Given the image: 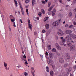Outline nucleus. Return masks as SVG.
<instances>
[{"label":"nucleus","instance_id":"nucleus-1","mask_svg":"<svg viewBox=\"0 0 76 76\" xmlns=\"http://www.w3.org/2000/svg\"><path fill=\"white\" fill-rule=\"evenodd\" d=\"M73 36V34H69L65 37V39L67 42V45L68 46H71L72 45V42L74 43V41H73L71 37Z\"/></svg>","mask_w":76,"mask_h":76},{"label":"nucleus","instance_id":"nucleus-2","mask_svg":"<svg viewBox=\"0 0 76 76\" xmlns=\"http://www.w3.org/2000/svg\"><path fill=\"white\" fill-rule=\"evenodd\" d=\"M60 21H61V19H59L56 21L54 22L53 23V26H58V25L60 24Z\"/></svg>","mask_w":76,"mask_h":76},{"label":"nucleus","instance_id":"nucleus-3","mask_svg":"<svg viewBox=\"0 0 76 76\" xmlns=\"http://www.w3.org/2000/svg\"><path fill=\"white\" fill-rule=\"evenodd\" d=\"M28 23H29L28 25V28H29V29H30L31 31H32V24H29L31 23V21L29 19H28Z\"/></svg>","mask_w":76,"mask_h":76},{"label":"nucleus","instance_id":"nucleus-4","mask_svg":"<svg viewBox=\"0 0 76 76\" xmlns=\"http://www.w3.org/2000/svg\"><path fill=\"white\" fill-rule=\"evenodd\" d=\"M19 4L20 6V8L21 9V12L22 13V14L23 15H24V11H23V8L22 7V4L21 3L19 2Z\"/></svg>","mask_w":76,"mask_h":76},{"label":"nucleus","instance_id":"nucleus-5","mask_svg":"<svg viewBox=\"0 0 76 76\" xmlns=\"http://www.w3.org/2000/svg\"><path fill=\"white\" fill-rule=\"evenodd\" d=\"M58 34L60 35H64L65 34L63 33L62 31L61 30H59L58 32Z\"/></svg>","mask_w":76,"mask_h":76},{"label":"nucleus","instance_id":"nucleus-6","mask_svg":"<svg viewBox=\"0 0 76 76\" xmlns=\"http://www.w3.org/2000/svg\"><path fill=\"white\" fill-rule=\"evenodd\" d=\"M64 32L66 34H71L72 32V31L70 30H65L64 31Z\"/></svg>","mask_w":76,"mask_h":76},{"label":"nucleus","instance_id":"nucleus-7","mask_svg":"<svg viewBox=\"0 0 76 76\" xmlns=\"http://www.w3.org/2000/svg\"><path fill=\"white\" fill-rule=\"evenodd\" d=\"M75 49V45H72L70 47V50L71 51H74Z\"/></svg>","mask_w":76,"mask_h":76},{"label":"nucleus","instance_id":"nucleus-8","mask_svg":"<svg viewBox=\"0 0 76 76\" xmlns=\"http://www.w3.org/2000/svg\"><path fill=\"white\" fill-rule=\"evenodd\" d=\"M62 43L60 42L59 44L61 45H64V43L66 42V39H63L62 40Z\"/></svg>","mask_w":76,"mask_h":76},{"label":"nucleus","instance_id":"nucleus-9","mask_svg":"<svg viewBox=\"0 0 76 76\" xmlns=\"http://www.w3.org/2000/svg\"><path fill=\"white\" fill-rule=\"evenodd\" d=\"M56 9H54L52 12V16H54L55 15V13H56Z\"/></svg>","mask_w":76,"mask_h":76},{"label":"nucleus","instance_id":"nucleus-10","mask_svg":"<svg viewBox=\"0 0 76 76\" xmlns=\"http://www.w3.org/2000/svg\"><path fill=\"white\" fill-rule=\"evenodd\" d=\"M49 26L50 25L48 24H46L45 25V27L46 29H49Z\"/></svg>","mask_w":76,"mask_h":76},{"label":"nucleus","instance_id":"nucleus-11","mask_svg":"<svg viewBox=\"0 0 76 76\" xmlns=\"http://www.w3.org/2000/svg\"><path fill=\"white\" fill-rule=\"evenodd\" d=\"M48 48L49 50L51 49V46L50 45H48Z\"/></svg>","mask_w":76,"mask_h":76},{"label":"nucleus","instance_id":"nucleus-12","mask_svg":"<svg viewBox=\"0 0 76 76\" xmlns=\"http://www.w3.org/2000/svg\"><path fill=\"white\" fill-rule=\"evenodd\" d=\"M50 75L51 76H53L54 75V72H53V71H51L50 72Z\"/></svg>","mask_w":76,"mask_h":76},{"label":"nucleus","instance_id":"nucleus-13","mask_svg":"<svg viewBox=\"0 0 76 76\" xmlns=\"http://www.w3.org/2000/svg\"><path fill=\"white\" fill-rule=\"evenodd\" d=\"M35 3V0H32V6H34Z\"/></svg>","mask_w":76,"mask_h":76},{"label":"nucleus","instance_id":"nucleus-14","mask_svg":"<svg viewBox=\"0 0 76 76\" xmlns=\"http://www.w3.org/2000/svg\"><path fill=\"white\" fill-rule=\"evenodd\" d=\"M66 58L68 60L70 59V56L68 55V54H66Z\"/></svg>","mask_w":76,"mask_h":76},{"label":"nucleus","instance_id":"nucleus-15","mask_svg":"<svg viewBox=\"0 0 76 76\" xmlns=\"http://www.w3.org/2000/svg\"><path fill=\"white\" fill-rule=\"evenodd\" d=\"M49 19V17H47L45 18L44 19V22H46L47 20Z\"/></svg>","mask_w":76,"mask_h":76},{"label":"nucleus","instance_id":"nucleus-16","mask_svg":"<svg viewBox=\"0 0 76 76\" xmlns=\"http://www.w3.org/2000/svg\"><path fill=\"white\" fill-rule=\"evenodd\" d=\"M24 61H25V64L26 66H28V63L27 62V61H26V59H24Z\"/></svg>","mask_w":76,"mask_h":76},{"label":"nucleus","instance_id":"nucleus-17","mask_svg":"<svg viewBox=\"0 0 76 76\" xmlns=\"http://www.w3.org/2000/svg\"><path fill=\"white\" fill-rule=\"evenodd\" d=\"M59 61L60 63H63V61H64L63 59L62 58H60Z\"/></svg>","mask_w":76,"mask_h":76},{"label":"nucleus","instance_id":"nucleus-18","mask_svg":"<svg viewBox=\"0 0 76 76\" xmlns=\"http://www.w3.org/2000/svg\"><path fill=\"white\" fill-rule=\"evenodd\" d=\"M14 3L16 7H18V3H17V1L16 0H14Z\"/></svg>","mask_w":76,"mask_h":76},{"label":"nucleus","instance_id":"nucleus-19","mask_svg":"<svg viewBox=\"0 0 76 76\" xmlns=\"http://www.w3.org/2000/svg\"><path fill=\"white\" fill-rule=\"evenodd\" d=\"M53 7H54V6H51L48 9V11H51V10L53 9Z\"/></svg>","mask_w":76,"mask_h":76},{"label":"nucleus","instance_id":"nucleus-20","mask_svg":"<svg viewBox=\"0 0 76 76\" xmlns=\"http://www.w3.org/2000/svg\"><path fill=\"white\" fill-rule=\"evenodd\" d=\"M72 38H73V39H75L76 40V36L75 35H72V36H71Z\"/></svg>","mask_w":76,"mask_h":76},{"label":"nucleus","instance_id":"nucleus-21","mask_svg":"<svg viewBox=\"0 0 76 76\" xmlns=\"http://www.w3.org/2000/svg\"><path fill=\"white\" fill-rule=\"evenodd\" d=\"M72 68H69L68 71V72H67V73L68 74H69V73H70V71H71V70H72Z\"/></svg>","mask_w":76,"mask_h":76},{"label":"nucleus","instance_id":"nucleus-22","mask_svg":"<svg viewBox=\"0 0 76 76\" xmlns=\"http://www.w3.org/2000/svg\"><path fill=\"white\" fill-rule=\"evenodd\" d=\"M24 74L25 76H28L29 73L28 72H24Z\"/></svg>","mask_w":76,"mask_h":76},{"label":"nucleus","instance_id":"nucleus-23","mask_svg":"<svg viewBox=\"0 0 76 76\" xmlns=\"http://www.w3.org/2000/svg\"><path fill=\"white\" fill-rule=\"evenodd\" d=\"M57 48V50L59 51H60V50H61V47L60 46L57 48Z\"/></svg>","mask_w":76,"mask_h":76},{"label":"nucleus","instance_id":"nucleus-24","mask_svg":"<svg viewBox=\"0 0 76 76\" xmlns=\"http://www.w3.org/2000/svg\"><path fill=\"white\" fill-rule=\"evenodd\" d=\"M46 71L47 72H49V68L48 66H47L46 68Z\"/></svg>","mask_w":76,"mask_h":76},{"label":"nucleus","instance_id":"nucleus-25","mask_svg":"<svg viewBox=\"0 0 76 76\" xmlns=\"http://www.w3.org/2000/svg\"><path fill=\"white\" fill-rule=\"evenodd\" d=\"M52 52H56V49L54 48H53L52 49Z\"/></svg>","mask_w":76,"mask_h":76},{"label":"nucleus","instance_id":"nucleus-26","mask_svg":"<svg viewBox=\"0 0 76 76\" xmlns=\"http://www.w3.org/2000/svg\"><path fill=\"white\" fill-rule=\"evenodd\" d=\"M55 46L56 48H57V47H59L60 46H59L58 44L57 43H56L55 44Z\"/></svg>","mask_w":76,"mask_h":76},{"label":"nucleus","instance_id":"nucleus-27","mask_svg":"<svg viewBox=\"0 0 76 76\" xmlns=\"http://www.w3.org/2000/svg\"><path fill=\"white\" fill-rule=\"evenodd\" d=\"M74 27V26L72 25H70L69 26V28H73Z\"/></svg>","mask_w":76,"mask_h":76},{"label":"nucleus","instance_id":"nucleus-28","mask_svg":"<svg viewBox=\"0 0 76 76\" xmlns=\"http://www.w3.org/2000/svg\"><path fill=\"white\" fill-rule=\"evenodd\" d=\"M41 2H42V4H46V3H45V1H44L43 0H42Z\"/></svg>","mask_w":76,"mask_h":76},{"label":"nucleus","instance_id":"nucleus-29","mask_svg":"<svg viewBox=\"0 0 76 76\" xmlns=\"http://www.w3.org/2000/svg\"><path fill=\"white\" fill-rule=\"evenodd\" d=\"M50 63H51V64H54V61L53 60H50Z\"/></svg>","mask_w":76,"mask_h":76},{"label":"nucleus","instance_id":"nucleus-30","mask_svg":"<svg viewBox=\"0 0 76 76\" xmlns=\"http://www.w3.org/2000/svg\"><path fill=\"white\" fill-rule=\"evenodd\" d=\"M26 12L27 14L29 15V11L28 10V9H26Z\"/></svg>","mask_w":76,"mask_h":76},{"label":"nucleus","instance_id":"nucleus-31","mask_svg":"<svg viewBox=\"0 0 76 76\" xmlns=\"http://www.w3.org/2000/svg\"><path fill=\"white\" fill-rule=\"evenodd\" d=\"M42 13H43V14H45V11L43 9L42 10Z\"/></svg>","mask_w":76,"mask_h":76},{"label":"nucleus","instance_id":"nucleus-32","mask_svg":"<svg viewBox=\"0 0 76 76\" xmlns=\"http://www.w3.org/2000/svg\"><path fill=\"white\" fill-rule=\"evenodd\" d=\"M68 64H66L64 65V67H67V66H68Z\"/></svg>","mask_w":76,"mask_h":76},{"label":"nucleus","instance_id":"nucleus-33","mask_svg":"<svg viewBox=\"0 0 76 76\" xmlns=\"http://www.w3.org/2000/svg\"><path fill=\"white\" fill-rule=\"evenodd\" d=\"M5 69L6 70H9V67H7V66L5 67Z\"/></svg>","mask_w":76,"mask_h":76},{"label":"nucleus","instance_id":"nucleus-34","mask_svg":"<svg viewBox=\"0 0 76 76\" xmlns=\"http://www.w3.org/2000/svg\"><path fill=\"white\" fill-rule=\"evenodd\" d=\"M51 2H49L48 3V7H50V5H51Z\"/></svg>","mask_w":76,"mask_h":76},{"label":"nucleus","instance_id":"nucleus-35","mask_svg":"<svg viewBox=\"0 0 76 76\" xmlns=\"http://www.w3.org/2000/svg\"><path fill=\"white\" fill-rule=\"evenodd\" d=\"M72 15V12H70L69 13V17H70V16H71Z\"/></svg>","mask_w":76,"mask_h":76},{"label":"nucleus","instance_id":"nucleus-36","mask_svg":"<svg viewBox=\"0 0 76 76\" xmlns=\"http://www.w3.org/2000/svg\"><path fill=\"white\" fill-rule=\"evenodd\" d=\"M4 67H6V66H7V63H6L4 62Z\"/></svg>","mask_w":76,"mask_h":76},{"label":"nucleus","instance_id":"nucleus-37","mask_svg":"<svg viewBox=\"0 0 76 76\" xmlns=\"http://www.w3.org/2000/svg\"><path fill=\"white\" fill-rule=\"evenodd\" d=\"M42 13L41 12H40L39 13L38 15L39 16H40V17H41V16H42V15H41Z\"/></svg>","mask_w":76,"mask_h":76},{"label":"nucleus","instance_id":"nucleus-38","mask_svg":"<svg viewBox=\"0 0 76 76\" xmlns=\"http://www.w3.org/2000/svg\"><path fill=\"white\" fill-rule=\"evenodd\" d=\"M10 18L11 19H14V18H14V17L12 15H11L10 16Z\"/></svg>","mask_w":76,"mask_h":76},{"label":"nucleus","instance_id":"nucleus-39","mask_svg":"<svg viewBox=\"0 0 76 76\" xmlns=\"http://www.w3.org/2000/svg\"><path fill=\"white\" fill-rule=\"evenodd\" d=\"M29 1H30L29 0H26L25 3H29Z\"/></svg>","mask_w":76,"mask_h":76},{"label":"nucleus","instance_id":"nucleus-40","mask_svg":"<svg viewBox=\"0 0 76 76\" xmlns=\"http://www.w3.org/2000/svg\"><path fill=\"white\" fill-rule=\"evenodd\" d=\"M16 66L17 67H18V68H19V67H20V66H19V65L18 64H17Z\"/></svg>","mask_w":76,"mask_h":76},{"label":"nucleus","instance_id":"nucleus-41","mask_svg":"<svg viewBox=\"0 0 76 76\" xmlns=\"http://www.w3.org/2000/svg\"><path fill=\"white\" fill-rule=\"evenodd\" d=\"M22 54H24V53H25V52H24V51L23 50L22 48Z\"/></svg>","mask_w":76,"mask_h":76},{"label":"nucleus","instance_id":"nucleus-42","mask_svg":"<svg viewBox=\"0 0 76 76\" xmlns=\"http://www.w3.org/2000/svg\"><path fill=\"white\" fill-rule=\"evenodd\" d=\"M73 69L75 70H76V65L74 66L73 67Z\"/></svg>","mask_w":76,"mask_h":76},{"label":"nucleus","instance_id":"nucleus-43","mask_svg":"<svg viewBox=\"0 0 76 76\" xmlns=\"http://www.w3.org/2000/svg\"><path fill=\"white\" fill-rule=\"evenodd\" d=\"M11 20L12 22H13L15 21V20L13 18L11 19Z\"/></svg>","mask_w":76,"mask_h":76},{"label":"nucleus","instance_id":"nucleus-44","mask_svg":"<svg viewBox=\"0 0 76 76\" xmlns=\"http://www.w3.org/2000/svg\"><path fill=\"white\" fill-rule=\"evenodd\" d=\"M13 26H14V27H16V23H15V22L13 23Z\"/></svg>","mask_w":76,"mask_h":76},{"label":"nucleus","instance_id":"nucleus-45","mask_svg":"<svg viewBox=\"0 0 76 76\" xmlns=\"http://www.w3.org/2000/svg\"><path fill=\"white\" fill-rule=\"evenodd\" d=\"M56 54H57V55H58V56H60V53H59V52L57 51L56 52Z\"/></svg>","mask_w":76,"mask_h":76},{"label":"nucleus","instance_id":"nucleus-46","mask_svg":"<svg viewBox=\"0 0 76 76\" xmlns=\"http://www.w3.org/2000/svg\"><path fill=\"white\" fill-rule=\"evenodd\" d=\"M46 32V31L45 30H43L42 31V33H45Z\"/></svg>","mask_w":76,"mask_h":76},{"label":"nucleus","instance_id":"nucleus-47","mask_svg":"<svg viewBox=\"0 0 76 76\" xmlns=\"http://www.w3.org/2000/svg\"><path fill=\"white\" fill-rule=\"evenodd\" d=\"M9 31H10V32H11V28H10V26H9Z\"/></svg>","mask_w":76,"mask_h":76},{"label":"nucleus","instance_id":"nucleus-48","mask_svg":"<svg viewBox=\"0 0 76 76\" xmlns=\"http://www.w3.org/2000/svg\"><path fill=\"white\" fill-rule=\"evenodd\" d=\"M23 57L24 58H25V59H24V60H25V59H26V56L25 55H24Z\"/></svg>","mask_w":76,"mask_h":76},{"label":"nucleus","instance_id":"nucleus-49","mask_svg":"<svg viewBox=\"0 0 76 76\" xmlns=\"http://www.w3.org/2000/svg\"><path fill=\"white\" fill-rule=\"evenodd\" d=\"M35 70L34 69H33V70H32V71H31V73H35Z\"/></svg>","mask_w":76,"mask_h":76},{"label":"nucleus","instance_id":"nucleus-50","mask_svg":"<svg viewBox=\"0 0 76 76\" xmlns=\"http://www.w3.org/2000/svg\"><path fill=\"white\" fill-rule=\"evenodd\" d=\"M73 3L74 4H75V3H76V0H74Z\"/></svg>","mask_w":76,"mask_h":76},{"label":"nucleus","instance_id":"nucleus-51","mask_svg":"<svg viewBox=\"0 0 76 76\" xmlns=\"http://www.w3.org/2000/svg\"><path fill=\"white\" fill-rule=\"evenodd\" d=\"M59 1L61 3H63V1H62V0H59Z\"/></svg>","mask_w":76,"mask_h":76},{"label":"nucleus","instance_id":"nucleus-52","mask_svg":"<svg viewBox=\"0 0 76 76\" xmlns=\"http://www.w3.org/2000/svg\"><path fill=\"white\" fill-rule=\"evenodd\" d=\"M68 24H66L65 25V27H66V28H67V27H68Z\"/></svg>","mask_w":76,"mask_h":76},{"label":"nucleus","instance_id":"nucleus-53","mask_svg":"<svg viewBox=\"0 0 76 76\" xmlns=\"http://www.w3.org/2000/svg\"><path fill=\"white\" fill-rule=\"evenodd\" d=\"M51 66L52 68H53V69H54L55 66L54 65H51Z\"/></svg>","mask_w":76,"mask_h":76},{"label":"nucleus","instance_id":"nucleus-54","mask_svg":"<svg viewBox=\"0 0 76 76\" xmlns=\"http://www.w3.org/2000/svg\"><path fill=\"white\" fill-rule=\"evenodd\" d=\"M60 39L61 40H62V39H63V37H60Z\"/></svg>","mask_w":76,"mask_h":76},{"label":"nucleus","instance_id":"nucleus-55","mask_svg":"<svg viewBox=\"0 0 76 76\" xmlns=\"http://www.w3.org/2000/svg\"><path fill=\"white\" fill-rule=\"evenodd\" d=\"M50 57L51 58H53V56H52L51 55H50Z\"/></svg>","mask_w":76,"mask_h":76},{"label":"nucleus","instance_id":"nucleus-56","mask_svg":"<svg viewBox=\"0 0 76 76\" xmlns=\"http://www.w3.org/2000/svg\"><path fill=\"white\" fill-rule=\"evenodd\" d=\"M46 56H48V52H46Z\"/></svg>","mask_w":76,"mask_h":76},{"label":"nucleus","instance_id":"nucleus-57","mask_svg":"<svg viewBox=\"0 0 76 76\" xmlns=\"http://www.w3.org/2000/svg\"><path fill=\"white\" fill-rule=\"evenodd\" d=\"M56 40H57L58 39V37H57V36L56 37Z\"/></svg>","mask_w":76,"mask_h":76},{"label":"nucleus","instance_id":"nucleus-58","mask_svg":"<svg viewBox=\"0 0 76 76\" xmlns=\"http://www.w3.org/2000/svg\"><path fill=\"white\" fill-rule=\"evenodd\" d=\"M36 19H37V20H39V18L38 17H36Z\"/></svg>","mask_w":76,"mask_h":76},{"label":"nucleus","instance_id":"nucleus-59","mask_svg":"<svg viewBox=\"0 0 76 76\" xmlns=\"http://www.w3.org/2000/svg\"><path fill=\"white\" fill-rule=\"evenodd\" d=\"M74 12H75V13H76V8L74 10Z\"/></svg>","mask_w":76,"mask_h":76},{"label":"nucleus","instance_id":"nucleus-60","mask_svg":"<svg viewBox=\"0 0 76 76\" xmlns=\"http://www.w3.org/2000/svg\"><path fill=\"white\" fill-rule=\"evenodd\" d=\"M31 73L32 74L33 76H35V73Z\"/></svg>","mask_w":76,"mask_h":76},{"label":"nucleus","instance_id":"nucleus-61","mask_svg":"<svg viewBox=\"0 0 76 76\" xmlns=\"http://www.w3.org/2000/svg\"><path fill=\"white\" fill-rule=\"evenodd\" d=\"M73 23H74V25H76V22H74Z\"/></svg>","mask_w":76,"mask_h":76},{"label":"nucleus","instance_id":"nucleus-62","mask_svg":"<svg viewBox=\"0 0 76 76\" xmlns=\"http://www.w3.org/2000/svg\"><path fill=\"white\" fill-rule=\"evenodd\" d=\"M40 57L41 58H42L43 56L42 55H40Z\"/></svg>","mask_w":76,"mask_h":76},{"label":"nucleus","instance_id":"nucleus-63","mask_svg":"<svg viewBox=\"0 0 76 76\" xmlns=\"http://www.w3.org/2000/svg\"><path fill=\"white\" fill-rule=\"evenodd\" d=\"M54 1L55 3H57V0H54Z\"/></svg>","mask_w":76,"mask_h":76},{"label":"nucleus","instance_id":"nucleus-64","mask_svg":"<svg viewBox=\"0 0 76 76\" xmlns=\"http://www.w3.org/2000/svg\"><path fill=\"white\" fill-rule=\"evenodd\" d=\"M34 35H37V33H36V32H34Z\"/></svg>","mask_w":76,"mask_h":76}]
</instances>
